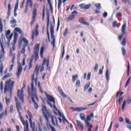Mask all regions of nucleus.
<instances>
[{
    "mask_svg": "<svg viewBox=\"0 0 131 131\" xmlns=\"http://www.w3.org/2000/svg\"><path fill=\"white\" fill-rule=\"evenodd\" d=\"M24 44L23 45V47L26 48V47H27V46H28V40H27V39H26V38L25 37H23L21 38H20V39L19 40H18V47H21V46H22V43Z\"/></svg>",
    "mask_w": 131,
    "mask_h": 131,
    "instance_id": "423d86ee",
    "label": "nucleus"
},
{
    "mask_svg": "<svg viewBox=\"0 0 131 131\" xmlns=\"http://www.w3.org/2000/svg\"><path fill=\"white\" fill-rule=\"evenodd\" d=\"M58 91L61 96H62V97H63V98H66V95H65V94H64V92H63V90H62V89H60L59 86H58Z\"/></svg>",
    "mask_w": 131,
    "mask_h": 131,
    "instance_id": "aec40b11",
    "label": "nucleus"
},
{
    "mask_svg": "<svg viewBox=\"0 0 131 131\" xmlns=\"http://www.w3.org/2000/svg\"><path fill=\"white\" fill-rule=\"evenodd\" d=\"M48 61H49V60H47V59L46 58H45L43 60L42 66H45V65H46V64L47 65L48 64Z\"/></svg>",
    "mask_w": 131,
    "mask_h": 131,
    "instance_id": "37998d69",
    "label": "nucleus"
},
{
    "mask_svg": "<svg viewBox=\"0 0 131 131\" xmlns=\"http://www.w3.org/2000/svg\"><path fill=\"white\" fill-rule=\"evenodd\" d=\"M125 120L127 124H129L130 125H131V122L129 119L127 118H125Z\"/></svg>",
    "mask_w": 131,
    "mask_h": 131,
    "instance_id": "79ce46f5",
    "label": "nucleus"
},
{
    "mask_svg": "<svg viewBox=\"0 0 131 131\" xmlns=\"http://www.w3.org/2000/svg\"><path fill=\"white\" fill-rule=\"evenodd\" d=\"M39 72V68H38V66H37L35 69L34 74H35V75L36 76H37V75H38V72Z\"/></svg>",
    "mask_w": 131,
    "mask_h": 131,
    "instance_id": "b1692460",
    "label": "nucleus"
},
{
    "mask_svg": "<svg viewBox=\"0 0 131 131\" xmlns=\"http://www.w3.org/2000/svg\"><path fill=\"white\" fill-rule=\"evenodd\" d=\"M54 26L51 24L50 25V32H51V45L53 46V48H55V41H56V38H55V35H54Z\"/></svg>",
    "mask_w": 131,
    "mask_h": 131,
    "instance_id": "39448f33",
    "label": "nucleus"
},
{
    "mask_svg": "<svg viewBox=\"0 0 131 131\" xmlns=\"http://www.w3.org/2000/svg\"><path fill=\"white\" fill-rule=\"evenodd\" d=\"M85 4H81L79 5L80 8V9H83L85 8Z\"/></svg>",
    "mask_w": 131,
    "mask_h": 131,
    "instance_id": "0e129e2a",
    "label": "nucleus"
},
{
    "mask_svg": "<svg viewBox=\"0 0 131 131\" xmlns=\"http://www.w3.org/2000/svg\"><path fill=\"white\" fill-rule=\"evenodd\" d=\"M80 117L82 120H84L85 121V116L83 114H80Z\"/></svg>",
    "mask_w": 131,
    "mask_h": 131,
    "instance_id": "c9c22d12",
    "label": "nucleus"
},
{
    "mask_svg": "<svg viewBox=\"0 0 131 131\" xmlns=\"http://www.w3.org/2000/svg\"><path fill=\"white\" fill-rule=\"evenodd\" d=\"M12 37H13V34L9 36H7V38L9 41H10L11 39H12Z\"/></svg>",
    "mask_w": 131,
    "mask_h": 131,
    "instance_id": "bf43d9fd",
    "label": "nucleus"
},
{
    "mask_svg": "<svg viewBox=\"0 0 131 131\" xmlns=\"http://www.w3.org/2000/svg\"><path fill=\"white\" fill-rule=\"evenodd\" d=\"M71 109L73 111H77V112H81V111H84V110H88L87 107H71Z\"/></svg>",
    "mask_w": 131,
    "mask_h": 131,
    "instance_id": "f8f14e48",
    "label": "nucleus"
},
{
    "mask_svg": "<svg viewBox=\"0 0 131 131\" xmlns=\"http://www.w3.org/2000/svg\"><path fill=\"white\" fill-rule=\"evenodd\" d=\"M14 30L16 32H18V33H19L20 34H22V33H23V32H22V30H21L20 28H16Z\"/></svg>",
    "mask_w": 131,
    "mask_h": 131,
    "instance_id": "bb28decb",
    "label": "nucleus"
},
{
    "mask_svg": "<svg viewBox=\"0 0 131 131\" xmlns=\"http://www.w3.org/2000/svg\"><path fill=\"white\" fill-rule=\"evenodd\" d=\"M88 127V131H92V128H93V125L90 124V122H87V124L86 125Z\"/></svg>",
    "mask_w": 131,
    "mask_h": 131,
    "instance_id": "a878e982",
    "label": "nucleus"
},
{
    "mask_svg": "<svg viewBox=\"0 0 131 131\" xmlns=\"http://www.w3.org/2000/svg\"><path fill=\"white\" fill-rule=\"evenodd\" d=\"M24 131H29V127H28V125H27V127H24Z\"/></svg>",
    "mask_w": 131,
    "mask_h": 131,
    "instance_id": "774afa93",
    "label": "nucleus"
},
{
    "mask_svg": "<svg viewBox=\"0 0 131 131\" xmlns=\"http://www.w3.org/2000/svg\"><path fill=\"white\" fill-rule=\"evenodd\" d=\"M122 101H123V96H119L118 102H122Z\"/></svg>",
    "mask_w": 131,
    "mask_h": 131,
    "instance_id": "e2e57ef3",
    "label": "nucleus"
},
{
    "mask_svg": "<svg viewBox=\"0 0 131 131\" xmlns=\"http://www.w3.org/2000/svg\"><path fill=\"white\" fill-rule=\"evenodd\" d=\"M49 25H50V20H47V36L49 40H50V33L49 32Z\"/></svg>",
    "mask_w": 131,
    "mask_h": 131,
    "instance_id": "a211bd4d",
    "label": "nucleus"
},
{
    "mask_svg": "<svg viewBox=\"0 0 131 131\" xmlns=\"http://www.w3.org/2000/svg\"><path fill=\"white\" fill-rule=\"evenodd\" d=\"M35 32H36L35 36H37V35H38V34H39V33H38V25H37L36 26V28H35Z\"/></svg>",
    "mask_w": 131,
    "mask_h": 131,
    "instance_id": "f704fd0d",
    "label": "nucleus"
},
{
    "mask_svg": "<svg viewBox=\"0 0 131 131\" xmlns=\"http://www.w3.org/2000/svg\"><path fill=\"white\" fill-rule=\"evenodd\" d=\"M17 39H18V34L14 33V43L15 44L17 42Z\"/></svg>",
    "mask_w": 131,
    "mask_h": 131,
    "instance_id": "393cba45",
    "label": "nucleus"
},
{
    "mask_svg": "<svg viewBox=\"0 0 131 131\" xmlns=\"http://www.w3.org/2000/svg\"><path fill=\"white\" fill-rule=\"evenodd\" d=\"M24 89V88H22L21 91H20V90H17V96L19 99H20L21 102H22V103H24V93L23 92Z\"/></svg>",
    "mask_w": 131,
    "mask_h": 131,
    "instance_id": "1a4fd4ad",
    "label": "nucleus"
},
{
    "mask_svg": "<svg viewBox=\"0 0 131 131\" xmlns=\"http://www.w3.org/2000/svg\"><path fill=\"white\" fill-rule=\"evenodd\" d=\"M33 60V58H32L30 59V62L29 63V69H30L31 67H32V60Z\"/></svg>",
    "mask_w": 131,
    "mask_h": 131,
    "instance_id": "4c0bfd02",
    "label": "nucleus"
},
{
    "mask_svg": "<svg viewBox=\"0 0 131 131\" xmlns=\"http://www.w3.org/2000/svg\"><path fill=\"white\" fill-rule=\"evenodd\" d=\"M99 67V64L98 63H96L95 65V67L94 68V71L97 72L98 71V68Z\"/></svg>",
    "mask_w": 131,
    "mask_h": 131,
    "instance_id": "4d7b16f0",
    "label": "nucleus"
},
{
    "mask_svg": "<svg viewBox=\"0 0 131 131\" xmlns=\"http://www.w3.org/2000/svg\"><path fill=\"white\" fill-rule=\"evenodd\" d=\"M45 50V48L43 47H41L40 49V56L41 58H42V56L43 55V51Z\"/></svg>",
    "mask_w": 131,
    "mask_h": 131,
    "instance_id": "a19ab883",
    "label": "nucleus"
},
{
    "mask_svg": "<svg viewBox=\"0 0 131 131\" xmlns=\"http://www.w3.org/2000/svg\"><path fill=\"white\" fill-rule=\"evenodd\" d=\"M75 18V15H71L69 17L67 18V21H73Z\"/></svg>",
    "mask_w": 131,
    "mask_h": 131,
    "instance_id": "412c9836",
    "label": "nucleus"
},
{
    "mask_svg": "<svg viewBox=\"0 0 131 131\" xmlns=\"http://www.w3.org/2000/svg\"><path fill=\"white\" fill-rule=\"evenodd\" d=\"M77 78H78V75H73L72 76L73 82H75V81L76 80V79H77Z\"/></svg>",
    "mask_w": 131,
    "mask_h": 131,
    "instance_id": "2f4dec72",
    "label": "nucleus"
},
{
    "mask_svg": "<svg viewBox=\"0 0 131 131\" xmlns=\"http://www.w3.org/2000/svg\"><path fill=\"white\" fill-rule=\"evenodd\" d=\"M67 33H68V29L66 28L63 32V36H66V35H67Z\"/></svg>",
    "mask_w": 131,
    "mask_h": 131,
    "instance_id": "6e6d98bb",
    "label": "nucleus"
},
{
    "mask_svg": "<svg viewBox=\"0 0 131 131\" xmlns=\"http://www.w3.org/2000/svg\"><path fill=\"white\" fill-rule=\"evenodd\" d=\"M0 89L1 91L4 90V84L3 83V81H1V84H0Z\"/></svg>",
    "mask_w": 131,
    "mask_h": 131,
    "instance_id": "864d4df0",
    "label": "nucleus"
},
{
    "mask_svg": "<svg viewBox=\"0 0 131 131\" xmlns=\"http://www.w3.org/2000/svg\"><path fill=\"white\" fill-rule=\"evenodd\" d=\"M49 126L52 131H56V129H55V127H53V126H52L51 124H49Z\"/></svg>",
    "mask_w": 131,
    "mask_h": 131,
    "instance_id": "052dcab7",
    "label": "nucleus"
},
{
    "mask_svg": "<svg viewBox=\"0 0 131 131\" xmlns=\"http://www.w3.org/2000/svg\"><path fill=\"white\" fill-rule=\"evenodd\" d=\"M92 120V119L91 118L90 116H87V119H85V122L86 123V125L88 124L87 122H90L89 121H91Z\"/></svg>",
    "mask_w": 131,
    "mask_h": 131,
    "instance_id": "473e14b6",
    "label": "nucleus"
},
{
    "mask_svg": "<svg viewBox=\"0 0 131 131\" xmlns=\"http://www.w3.org/2000/svg\"><path fill=\"white\" fill-rule=\"evenodd\" d=\"M35 34V31L34 30H33L32 33V39L33 40L34 39V34Z\"/></svg>",
    "mask_w": 131,
    "mask_h": 131,
    "instance_id": "680f3d73",
    "label": "nucleus"
},
{
    "mask_svg": "<svg viewBox=\"0 0 131 131\" xmlns=\"http://www.w3.org/2000/svg\"><path fill=\"white\" fill-rule=\"evenodd\" d=\"M125 29H126V23H124L122 26L121 32L123 34H125Z\"/></svg>",
    "mask_w": 131,
    "mask_h": 131,
    "instance_id": "2eb2a0df",
    "label": "nucleus"
},
{
    "mask_svg": "<svg viewBox=\"0 0 131 131\" xmlns=\"http://www.w3.org/2000/svg\"><path fill=\"white\" fill-rule=\"evenodd\" d=\"M129 82H130V77H129L127 79V81H126V82L125 83V88H127V85H128L129 84Z\"/></svg>",
    "mask_w": 131,
    "mask_h": 131,
    "instance_id": "58836bf2",
    "label": "nucleus"
},
{
    "mask_svg": "<svg viewBox=\"0 0 131 131\" xmlns=\"http://www.w3.org/2000/svg\"><path fill=\"white\" fill-rule=\"evenodd\" d=\"M130 67L129 66V62L128 61V69H127V76H128L129 75V69Z\"/></svg>",
    "mask_w": 131,
    "mask_h": 131,
    "instance_id": "3c124183",
    "label": "nucleus"
},
{
    "mask_svg": "<svg viewBox=\"0 0 131 131\" xmlns=\"http://www.w3.org/2000/svg\"><path fill=\"white\" fill-rule=\"evenodd\" d=\"M126 105V102H125V100H124L123 104L122 105V110H124V108H125V106Z\"/></svg>",
    "mask_w": 131,
    "mask_h": 131,
    "instance_id": "e433bc0d",
    "label": "nucleus"
},
{
    "mask_svg": "<svg viewBox=\"0 0 131 131\" xmlns=\"http://www.w3.org/2000/svg\"><path fill=\"white\" fill-rule=\"evenodd\" d=\"M37 13V11L36 10V8H35V6H34L33 11V17H32V20L31 21V25H33L35 21Z\"/></svg>",
    "mask_w": 131,
    "mask_h": 131,
    "instance_id": "9b49d317",
    "label": "nucleus"
},
{
    "mask_svg": "<svg viewBox=\"0 0 131 131\" xmlns=\"http://www.w3.org/2000/svg\"><path fill=\"white\" fill-rule=\"evenodd\" d=\"M92 6V4H89V5H85V7L84 8V10H88V9H90V8H91Z\"/></svg>",
    "mask_w": 131,
    "mask_h": 131,
    "instance_id": "de8ad7c7",
    "label": "nucleus"
},
{
    "mask_svg": "<svg viewBox=\"0 0 131 131\" xmlns=\"http://www.w3.org/2000/svg\"><path fill=\"white\" fill-rule=\"evenodd\" d=\"M91 74L90 72L88 73V76H87L88 80H90L91 79Z\"/></svg>",
    "mask_w": 131,
    "mask_h": 131,
    "instance_id": "338daca9",
    "label": "nucleus"
},
{
    "mask_svg": "<svg viewBox=\"0 0 131 131\" xmlns=\"http://www.w3.org/2000/svg\"><path fill=\"white\" fill-rule=\"evenodd\" d=\"M95 6L97 10H100V9H102V7L101 6V4L100 3H96L95 5Z\"/></svg>",
    "mask_w": 131,
    "mask_h": 131,
    "instance_id": "7c9ffc66",
    "label": "nucleus"
},
{
    "mask_svg": "<svg viewBox=\"0 0 131 131\" xmlns=\"http://www.w3.org/2000/svg\"><path fill=\"white\" fill-rule=\"evenodd\" d=\"M28 115L29 116V121H30V127L31 128H32V130L34 131V129H35V123L34 122H32V118L33 116L31 114V113H30V111H28Z\"/></svg>",
    "mask_w": 131,
    "mask_h": 131,
    "instance_id": "0eeeda50",
    "label": "nucleus"
},
{
    "mask_svg": "<svg viewBox=\"0 0 131 131\" xmlns=\"http://www.w3.org/2000/svg\"><path fill=\"white\" fill-rule=\"evenodd\" d=\"M33 5V3L32 2V0H27L26 6L27 8H28V7H30V8H32V6Z\"/></svg>",
    "mask_w": 131,
    "mask_h": 131,
    "instance_id": "dca6fc26",
    "label": "nucleus"
},
{
    "mask_svg": "<svg viewBox=\"0 0 131 131\" xmlns=\"http://www.w3.org/2000/svg\"><path fill=\"white\" fill-rule=\"evenodd\" d=\"M79 23H81V24H84V25H86L87 26H90V23L86 22V21H85V19H84V18L83 17L79 18Z\"/></svg>",
    "mask_w": 131,
    "mask_h": 131,
    "instance_id": "ddd939ff",
    "label": "nucleus"
},
{
    "mask_svg": "<svg viewBox=\"0 0 131 131\" xmlns=\"http://www.w3.org/2000/svg\"><path fill=\"white\" fill-rule=\"evenodd\" d=\"M23 124L25 127H27V125L28 127H29V124H28V122L27 121L26 122H24V123H23Z\"/></svg>",
    "mask_w": 131,
    "mask_h": 131,
    "instance_id": "09e8293b",
    "label": "nucleus"
},
{
    "mask_svg": "<svg viewBox=\"0 0 131 131\" xmlns=\"http://www.w3.org/2000/svg\"><path fill=\"white\" fill-rule=\"evenodd\" d=\"M90 84H91V83H90V82L86 83L84 87V92H85L86 91V90H88V89H89V88H90Z\"/></svg>",
    "mask_w": 131,
    "mask_h": 131,
    "instance_id": "c756f323",
    "label": "nucleus"
},
{
    "mask_svg": "<svg viewBox=\"0 0 131 131\" xmlns=\"http://www.w3.org/2000/svg\"><path fill=\"white\" fill-rule=\"evenodd\" d=\"M20 53L21 54H24V53H25V47H23V48L21 49L20 51Z\"/></svg>",
    "mask_w": 131,
    "mask_h": 131,
    "instance_id": "69168bd1",
    "label": "nucleus"
},
{
    "mask_svg": "<svg viewBox=\"0 0 131 131\" xmlns=\"http://www.w3.org/2000/svg\"><path fill=\"white\" fill-rule=\"evenodd\" d=\"M23 71V68H22V64L20 62H18V67H17V76L19 77L20 75H21V73Z\"/></svg>",
    "mask_w": 131,
    "mask_h": 131,
    "instance_id": "9d476101",
    "label": "nucleus"
},
{
    "mask_svg": "<svg viewBox=\"0 0 131 131\" xmlns=\"http://www.w3.org/2000/svg\"><path fill=\"white\" fill-rule=\"evenodd\" d=\"M10 76H12V74H8L7 75H6V76H5L4 77V79H6V78H9V77H10Z\"/></svg>",
    "mask_w": 131,
    "mask_h": 131,
    "instance_id": "603ef678",
    "label": "nucleus"
},
{
    "mask_svg": "<svg viewBox=\"0 0 131 131\" xmlns=\"http://www.w3.org/2000/svg\"><path fill=\"white\" fill-rule=\"evenodd\" d=\"M42 111L45 118L47 120V122H49V118H50L51 117L53 125L56 126V125H58V119H57V117H53L52 114L48 112V110H47V106H46V105H43ZM55 120L56 123H55Z\"/></svg>",
    "mask_w": 131,
    "mask_h": 131,
    "instance_id": "f03ea898",
    "label": "nucleus"
},
{
    "mask_svg": "<svg viewBox=\"0 0 131 131\" xmlns=\"http://www.w3.org/2000/svg\"><path fill=\"white\" fill-rule=\"evenodd\" d=\"M12 20H10V24H16L17 23V20L14 17H12Z\"/></svg>",
    "mask_w": 131,
    "mask_h": 131,
    "instance_id": "72a5a7b5",
    "label": "nucleus"
},
{
    "mask_svg": "<svg viewBox=\"0 0 131 131\" xmlns=\"http://www.w3.org/2000/svg\"><path fill=\"white\" fill-rule=\"evenodd\" d=\"M11 3L9 2L8 4V12H7V15L9 16H11Z\"/></svg>",
    "mask_w": 131,
    "mask_h": 131,
    "instance_id": "6ab92c4d",
    "label": "nucleus"
},
{
    "mask_svg": "<svg viewBox=\"0 0 131 131\" xmlns=\"http://www.w3.org/2000/svg\"><path fill=\"white\" fill-rule=\"evenodd\" d=\"M16 107L17 112L21 111V110H22V106H21V103H19V101L17 100L16 103Z\"/></svg>",
    "mask_w": 131,
    "mask_h": 131,
    "instance_id": "4468645a",
    "label": "nucleus"
},
{
    "mask_svg": "<svg viewBox=\"0 0 131 131\" xmlns=\"http://www.w3.org/2000/svg\"><path fill=\"white\" fill-rule=\"evenodd\" d=\"M105 77L107 79V81H109V78L110 77V75L109 74L108 69L106 70V72Z\"/></svg>",
    "mask_w": 131,
    "mask_h": 131,
    "instance_id": "cd10ccee",
    "label": "nucleus"
},
{
    "mask_svg": "<svg viewBox=\"0 0 131 131\" xmlns=\"http://www.w3.org/2000/svg\"><path fill=\"white\" fill-rule=\"evenodd\" d=\"M125 42H126V40H125V38H123L122 41H121V43L122 45H123V46H125Z\"/></svg>",
    "mask_w": 131,
    "mask_h": 131,
    "instance_id": "5fc2aeb1",
    "label": "nucleus"
},
{
    "mask_svg": "<svg viewBox=\"0 0 131 131\" xmlns=\"http://www.w3.org/2000/svg\"><path fill=\"white\" fill-rule=\"evenodd\" d=\"M76 86H77V88H79V86H80V81H79V80H77Z\"/></svg>",
    "mask_w": 131,
    "mask_h": 131,
    "instance_id": "49530a36",
    "label": "nucleus"
},
{
    "mask_svg": "<svg viewBox=\"0 0 131 131\" xmlns=\"http://www.w3.org/2000/svg\"><path fill=\"white\" fill-rule=\"evenodd\" d=\"M58 9H60L62 5V0H58Z\"/></svg>",
    "mask_w": 131,
    "mask_h": 131,
    "instance_id": "13d9d810",
    "label": "nucleus"
},
{
    "mask_svg": "<svg viewBox=\"0 0 131 131\" xmlns=\"http://www.w3.org/2000/svg\"><path fill=\"white\" fill-rule=\"evenodd\" d=\"M0 73L2 75H3V73H4V65L3 63L0 66Z\"/></svg>",
    "mask_w": 131,
    "mask_h": 131,
    "instance_id": "c85d7f7f",
    "label": "nucleus"
},
{
    "mask_svg": "<svg viewBox=\"0 0 131 131\" xmlns=\"http://www.w3.org/2000/svg\"><path fill=\"white\" fill-rule=\"evenodd\" d=\"M46 96L47 99L49 100L47 101V103L51 108H53V104H56V101H55V98L52 96L50 95L47 93H46Z\"/></svg>",
    "mask_w": 131,
    "mask_h": 131,
    "instance_id": "20e7f679",
    "label": "nucleus"
},
{
    "mask_svg": "<svg viewBox=\"0 0 131 131\" xmlns=\"http://www.w3.org/2000/svg\"><path fill=\"white\" fill-rule=\"evenodd\" d=\"M0 45L1 46V48H2V50H1V54H2V56H3L4 53V47L5 46V44L4 43V42H2V40H1V38H0Z\"/></svg>",
    "mask_w": 131,
    "mask_h": 131,
    "instance_id": "f3484780",
    "label": "nucleus"
},
{
    "mask_svg": "<svg viewBox=\"0 0 131 131\" xmlns=\"http://www.w3.org/2000/svg\"><path fill=\"white\" fill-rule=\"evenodd\" d=\"M48 5L50 6V10L51 11V13H53V5L52 4V2L51 0H47Z\"/></svg>",
    "mask_w": 131,
    "mask_h": 131,
    "instance_id": "5701e85b",
    "label": "nucleus"
},
{
    "mask_svg": "<svg viewBox=\"0 0 131 131\" xmlns=\"http://www.w3.org/2000/svg\"><path fill=\"white\" fill-rule=\"evenodd\" d=\"M14 81H7L6 82L5 88L4 89V93L7 92H10V95H12V91L13 88L14 87Z\"/></svg>",
    "mask_w": 131,
    "mask_h": 131,
    "instance_id": "7ed1b4c3",
    "label": "nucleus"
},
{
    "mask_svg": "<svg viewBox=\"0 0 131 131\" xmlns=\"http://www.w3.org/2000/svg\"><path fill=\"white\" fill-rule=\"evenodd\" d=\"M122 52L123 56H125V55H126V52L125 51V49L124 47L122 48Z\"/></svg>",
    "mask_w": 131,
    "mask_h": 131,
    "instance_id": "c03bdc74",
    "label": "nucleus"
},
{
    "mask_svg": "<svg viewBox=\"0 0 131 131\" xmlns=\"http://www.w3.org/2000/svg\"><path fill=\"white\" fill-rule=\"evenodd\" d=\"M38 85L40 92L43 93V91H42V88H41V86H40V82H38Z\"/></svg>",
    "mask_w": 131,
    "mask_h": 131,
    "instance_id": "ea45409f",
    "label": "nucleus"
},
{
    "mask_svg": "<svg viewBox=\"0 0 131 131\" xmlns=\"http://www.w3.org/2000/svg\"><path fill=\"white\" fill-rule=\"evenodd\" d=\"M39 52V44H37L35 47V49L34 51V56L33 57H35V61H37L38 59V52Z\"/></svg>",
    "mask_w": 131,
    "mask_h": 131,
    "instance_id": "6e6552de",
    "label": "nucleus"
},
{
    "mask_svg": "<svg viewBox=\"0 0 131 131\" xmlns=\"http://www.w3.org/2000/svg\"><path fill=\"white\" fill-rule=\"evenodd\" d=\"M34 81L35 84L37 82V78H36L34 79V74L32 76V82L31 83V90H30V86H28V93L32 98V101L34 103V107L35 109L38 108V105L37 104V102H38V97H37V94H36V89L34 88Z\"/></svg>",
    "mask_w": 131,
    "mask_h": 131,
    "instance_id": "f257e3e1",
    "label": "nucleus"
},
{
    "mask_svg": "<svg viewBox=\"0 0 131 131\" xmlns=\"http://www.w3.org/2000/svg\"><path fill=\"white\" fill-rule=\"evenodd\" d=\"M117 26V21L115 20L113 23V28H115Z\"/></svg>",
    "mask_w": 131,
    "mask_h": 131,
    "instance_id": "8fccbe9b",
    "label": "nucleus"
},
{
    "mask_svg": "<svg viewBox=\"0 0 131 131\" xmlns=\"http://www.w3.org/2000/svg\"><path fill=\"white\" fill-rule=\"evenodd\" d=\"M3 30H4V25H3V23H0V32H3Z\"/></svg>",
    "mask_w": 131,
    "mask_h": 131,
    "instance_id": "a18cd8bd",
    "label": "nucleus"
},
{
    "mask_svg": "<svg viewBox=\"0 0 131 131\" xmlns=\"http://www.w3.org/2000/svg\"><path fill=\"white\" fill-rule=\"evenodd\" d=\"M76 122L78 126H79L82 129H83V125L82 124V123L80 122V121L76 120Z\"/></svg>",
    "mask_w": 131,
    "mask_h": 131,
    "instance_id": "4be33fe9",
    "label": "nucleus"
}]
</instances>
